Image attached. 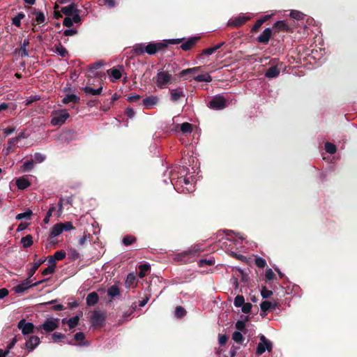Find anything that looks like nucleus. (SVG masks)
I'll use <instances>...</instances> for the list:
<instances>
[{"label":"nucleus","mask_w":357,"mask_h":357,"mask_svg":"<svg viewBox=\"0 0 357 357\" xmlns=\"http://www.w3.org/2000/svg\"><path fill=\"white\" fill-rule=\"evenodd\" d=\"M178 66L176 63L165 66L164 68L159 70L153 81L159 89H165L168 84L173 82V75L176 73Z\"/></svg>","instance_id":"nucleus-1"},{"label":"nucleus","mask_w":357,"mask_h":357,"mask_svg":"<svg viewBox=\"0 0 357 357\" xmlns=\"http://www.w3.org/2000/svg\"><path fill=\"white\" fill-rule=\"evenodd\" d=\"M70 114L65 109L54 110L51 114V124L52 126H62L69 118Z\"/></svg>","instance_id":"nucleus-2"},{"label":"nucleus","mask_w":357,"mask_h":357,"mask_svg":"<svg viewBox=\"0 0 357 357\" xmlns=\"http://www.w3.org/2000/svg\"><path fill=\"white\" fill-rule=\"evenodd\" d=\"M106 314L94 310L91 317V324L95 328H102L105 325Z\"/></svg>","instance_id":"nucleus-3"},{"label":"nucleus","mask_w":357,"mask_h":357,"mask_svg":"<svg viewBox=\"0 0 357 357\" xmlns=\"http://www.w3.org/2000/svg\"><path fill=\"white\" fill-rule=\"evenodd\" d=\"M202 250L199 245H195L192 249L182 252L177 255V259L187 263L190 258L195 257V255Z\"/></svg>","instance_id":"nucleus-4"},{"label":"nucleus","mask_w":357,"mask_h":357,"mask_svg":"<svg viewBox=\"0 0 357 357\" xmlns=\"http://www.w3.org/2000/svg\"><path fill=\"white\" fill-rule=\"evenodd\" d=\"M45 280H40V281H38V282H36L34 283H32V280H31V278H29V276L25 280H24L22 283L17 284V286H15L14 288H13V290L15 291V292L16 294H22L23 293L24 291H26V289H29L30 287H36L38 286L39 284L45 282Z\"/></svg>","instance_id":"nucleus-5"},{"label":"nucleus","mask_w":357,"mask_h":357,"mask_svg":"<svg viewBox=\"0 0 357 357\" xmlns=\"http://www.w3.org/2000/svg\"><path fill=\"white\" fill-rule=\"evenodd\" d=\"M226 106V100L220 95L214 96L208 103V107L215 110L222 109L225 108Z\"/></svg>","instance_id":"nucleus-6"},{"label":"nucleus","mask_w":357,"mask_h":357,"mask_svg":"<svg viewBox=\"0 0 357 357\" xmlns=\"http://www.w3.org/2000/svg\"><path fill=\"white\" fill-rule=\"evenodd\" d=\"M272 346L271 342L267 340L264 335H261L260 337V342L257 347V355H261L266 350L271 351L272 350Z\"/></svg>","instance_id":"nucleus-7"},{"label":"nucleus","mask_w":357,"mask_h":357,"mask_svg":"<svg viewBox=\"0 0 357 357\" xmlns=\"http://www.w3.org/2000/svg\"><path fill=\"white\" fill-rule=\"evenodd\" d=\"M59 319H56L55 320H53L52 319H47L45 322L37 327V331H39L41 329L44 330L45 333H51L58 328L59 325L57 324V321Z\"/></svg>","instance_id":"nucleus-8"},{"label":"nucleus","mask_w":357,"mask_h":357,"mask_svg":"<svg viewBox=\"0 0 357 357\" xmlns=\"http://www.w3.org/2000/svg\"><path fill=\"white\" fill-rule=\"evenodd\" d=\"M167 45L165 43H150L146 46H145V52L150 55L155 54L157 52L160 50H163L167 47Z\"/></svg>","instance_id":"nucleus-9"},{"label":"nucleus","mask_w":357,"mask_h":357,"mask_svg":"<svg viewBox=\"0 0 357 357\" xmlns=\"http://www.w3.org/2000/svg\"><path fill=\"white\" fill-rule=\"evenodd\" d=\"M250 20V16H245L243 15H240L234 18L231 19L227 25L231 27L238 28L243 26L246 22Z\"/></svg>","instance_id":"nucleus-10"},{"label":"nucleus","mask_w":357,"mask_h":357,"mask_svg":"<svg viewBox=\"0 0 357 357\" xmlns=\"http://www.w3.org/2000/svg\"><path fill=\"white\" fill-rule=\"evenodd\" d=\"M17 327L22 330L23 335H29L34 332L35 326L31 322H26L25 319L19 321Z\"/></svg>","instance_id":"nucleus-11"},{"label":"nucleus","mask_w":357,"mask_h":357,"mask_svg":"<svg viewBox=\"0 0 357 357\" xmlns=\"http://www.w3.org/2000/svg\"><path fill=\"white\" fill-rule=\"evenodd\" d=\"M273 29L274 33H279L280 31L292 32L291 28L283 20L277 21L273 24Z\"/></svg>","instance_id":"nucleus-12"},{"label":"nucleus","mask_w":357,"mask_h":357,"mask_svg":"<svg viewBox=\"0 0 357 357\" xmlns=\"http://www.w3.org/2000/svg\"><path fill=\"white\" fill-rule=\"evenodd\" d=\"M273 33V31L271 28L265 29L263 32L257 37V40L259 43L261 44H268L271 36Z\"/></svg>","instance_id":"nucleus-13"},{"label":"nucleus","mask_w":357,"mask_h":357,"mask_svg":"<svg viewBox=\"0 0 357 357\" xmlns=\"http://www.w3.org/2000/svg\"><path fill=\"white\" fill-rule=\"evenodd\" d=\"M199 36H194L188 38L185 42L183 43L181 45V48L183 51H188L191 50L195 45L199 41Z\"/></svg>","instance_id":"nucleus-14"},{"label":"nucleus","mask_w":357,"mask_h":357,"mask_svg":"<svg viewBox=\"0 0 357 357\" xmlns=\"http://www.w3.org/2000/svg\"><path fill=\"white\" fill-rule=\"evenodd\" d=\"M159 101V98L155 96H149L143 99V105L146 109H151Z\"/></svg>","instance_id":"nucleus-15"},{"label":"nucleus","mask_w":357,"mask_h":357,"mask_svg":"<svg viewBox=\"0 0 357 357\" xmlns=\"http://www.w3.org/2000/svg\"><path fill=\"white\" fill-rule=\"evenodd\" d=\"M40 338L36 335H31L26 342V347L29 351H33L40 343Z\"/></svg>","instance_id":"nucleus-16"},{"label":"nucleus","mask_w":357,"mask_h":357,"mask_svg":"<svg viewBox=\"0 0 357 357\" xmlns=\"http://www.w3.org/2000/svg\"><path fill=\"white\" fill-rule=\"evenodd\" d=\"M79 10L77 6L74 3L67 6L62 7L61 10V11L66 16H71Z\"/></svg>","instance_id":"nucleus-17"},{"label":"nucleus","mask_w":357,"mask_h":357,"mask_svg":"<svg viewBox=\"0 0 357 357\" xmlns=\"http://www.w3.org/2000/svg\"><path fill=\"white\" fill-rule=\"evenodd\" d=\"M202 69L201 66L194 67L191 68H187L181 70L178 73L179 77H184L185 79L188 78L185 77L187 75H195L197 73H198Z\"/></svg>","instance_id":"nucleus-18"},{"label":"nucleus","mask_w":357,"mask_h":357,"mask_svg":"<svg viewBox=\"0 0 357 357\" xmlns=\"http://www.w3.org/2000/svg\"><path fill=\"white\" fill-rule=\"evenodd\" d=\"M278 307L277 303H271L268 301H262L260 304V308L261 312H266L269 310H275Z\"/></svg>","instance_id":"nucleus-19"},{"label":"nucleus","mask_w":357,"mask_h":357,"mask_svg":"<svg viewBox=\"0 0 357 357\" xmlns=\"http://www.w3.org/2000/svg\"><path fill=\"white\" fill-rule=\"evenodd\" d=\"M99 296L96 291L89 293L86 298V304L89 306H93L98 303Z\"/></svg>","instance_id":"nucleus-20"},{"label":"nucleus","mask_w":357,"mask_h":357,"mask_svg":"<svg viewBox=\"0 0 357 357\" xmlns=\"http://www.w3.org/2000/svg\"><path fill=\"white\" fill-rule=\"evenodd\" d=\"M183 97H185V93L181 89L170 90V98L173 102H176Z\"/></svg>","instance_id":"nucleus-21"},{"label":"nucleus","mask_w":357,"mask_h":357,"mask_svg":"<svg viewBox=\"0 0 357 357\" xmlns=\"http://www.w3.org/2000/svg\"><path fill=\"white\" fill-rule=\"evenodd\" d=\"M280 73V70L278 68V66H271L266 70L265 73V77L268 78H274L278 77Z\"/></svg>","instance_id":"nucleus-22"},{"label":"nucleus","mask_w":357,"mask_h":357,"mask_svg":"<svg viewBox=\"0 0 357 357\" xmlns=\"http://www.w3.org/2000/svg\"><path fill=\"white\" fill-rule=\"evenodd\" d=\"M80 98L75 94H67L62 100V102L67 105L70 102L78 103Z\"/></svg>","instance_id":"nucleus-23"},{"label":"nucleus","mask_w":357,"mask_h":357,"mask_svg":"<svg viewBox=\"0 0 357 357\" xmlns=\"http://www.w3.org/2000/svg\"><path fill=\"white\" fill-rule=\"evenodd\" d=\"M31 185L28 179L21 177L17 179L16 185L20 190H24Z\"/></svg>","instance_id":"nucleus-24"},{"label":"nucleus","mask_w":357,"mask_h":357,"mask_svg":"<svg viewBox=\"0 0 357 357\" xmlns=\"http://www.w3.org/2000/svg\"><path fill=\"white\" fill-rule=\"evenodd\" d=\"M119 294L120 289L116 284L111 286L107 289V295L110 297L109 302L112 301L115 296H119Z\"/></svg>","instance_id":"nucleus-25"},{"label":"nucleus","mask_w":357,"mask_h":357,"mask_svg":"<svg viewBox=\"0 0 357 357\" xmlns=\"http://www.w3.org/2000/svg\"><path fill=\"white\" fill-rule=\"evenodd\" d=\"M107 73L112 77L111 81L113 82H114L116 80L119 79L122 76L121 72L119 69L114 68L108 70Z\"/></svg>","instance_id":"nucleus-26"},{"label":"nucleus","mask_w":357,"mask_h":357,"mask_svg":"<svg viewBox=\"0 0 357 357\" xmlns=\"http://www.w3.org/2000/svg\"><path fill=\"white\" fill-rule=\"evenodd\" d=\"M45 259H40L38 261L35 262L33 266L29 269L28 272V275L29 278H31L36 271L38 269L42 264L45 262Z\"/></svg>","instance_id":"nucleus-27"},{"label":"nucleus","mask_w":357,"mask_h":357,"mask_svg":"<svg viewBox=\"0 0 357 357\" xmlns=\"http://www.w3.org/2000/svg\"><path fill=\"white\" fill-rule=\"evenodd\" d=\"M21 243L23 244L24 248L31 247L33 243V236L31 234H28L21 238Z\"/></svg>","instance_id":"nucleus-28"},{"label":"nucleus","mask_w":357,"mask_h":357,"mask_svg":"<svg viewBox=\"0 0 357 357\" xmlns=\"http://www.w3.org/2000/svg\"><path fill=\"white\" fill-rule=\"evenodd\" d=\"M62 232L63 231H62L61 224L57 223L52 227L50 234V238L56 237V236H59V234H61Z\"/></svg>","instance_id":"nucleus-29"},{"label":"nucleus","mask_w":357,"mask_h":357,"mask_svg":"<svg viewBox=\"0 0 357 357\" xmlns=\"http://www.w3.org/2000/svg\"><path fill=\"white\" fill-rule=\"evenodd\" d=\"M194 79L198 82H211L212 77L209 74L206 73L194 77Z\"/></svg>","instance_id":"nucleus-30"},{"label":"nucleus","mask_w":357,"mask_h":357,"mask_svg":"<svg viewBox=\"0 0 357 357\" xmlns=\"http://www.w3.org/2000/svg\"><path fill=\"white\" fill-rule=\"evenodd\" d=\"M145 46H144L142 44H137L134 46L133 49L132 50L131 52L132 54V56H139L145 52Z\"/></svg>","instance_id":"nucleus-31"},{"label":"nucleus","mask_w":357,"mask_h":357,"mask_svg":"<svg viewBox=\"0 0 357 357\" xmlns=\"http://www.w3.org/2000/svg\"><path fill=\"white\" fill-rule=\"evenodd\" d=\"M32 14L36 15L35 20L37 22L38 24H43L45 22V16L43 12L37 11L36 9H34L32 12Z\"/></svg>","instance_id":"nucleus-32"},{"label":"nucleus","mask_w":357,"mask_h":357,"mask_svg":"<svg viewBox=\"0 0 357 357\" xmlns=\"http://www.w3.org/2000/svg\"><path fill=\"white\" fill-rule=\"evenodd\" d=\"M150 269H151V266L149 264H141L139 266V273H138L139 277L141 278H144L146 275L147 272L149 271H150Z\"/></svg>","instance_id":"nucleus-33"},{"label":"nucleus","mask_w":357,"mask_h":357,"mask_svg":"<svg viewBox=\"0 0 357 357\" xmlns=\"http://www.w3.org/2000/svg\"><path fill=\"white\" fill-rule=\"evenodd\" d=\"M24 17H25V15L22 12L17 13V15L13 18L12 24L17 27H20L21 26V20L22 19H24Z\"/></svg>","instance_id":"nucleus-34"},{"label":"nucleus","mask_w":357,"mask_h":357,"mask_svg":"<svg viewBox=\"0 0 357 357\" xmlns=\"http://www.w3.org/2000/svg\"><path fill=\"white\" fill-rule=\"evenodd\" d=\"M79 321V317L78 315H76V316H74V317L70 318L67 321V324H68L69 328L73 329V328H75L78 325Z\"/></svg>","instance_id":"nucleus-35"},{"label":"nucleus","mask_w":357,"mask_h":357,"mask_svg":"<svg viewBox=\"0 0 357 357\" xmlns=\"http://www.w3.org/2000/svg\"><path fill=\"white\" fill-rule=\"evenodd\" d=\"M30 44L29 40L24 39L20 50V53L22 56H27L29 55L26 47Z\"/></svg>","instance_id":"nucleus-36"},{"label":"nucleus","mask_w":357,"mask_h":357,"mask_svg":"<svg viewBox=\"0 0 357 357\" xmlns=\"http://www.w3.org/2000/svg\"><path fill=\"white\" fill-rule=\"evenodd\" d=\"M34 167V161L33 160H26L24 162L22 169L23 172H30Z\"/></svg>","instance_id":"nucleus-37"},{"label":"nucleus","mask_w":357,"mask_h":357,"mask_svg":"<svg viewBox=\"0 0 357 357\" xmlns=\"http://www.w3.org/2000/svg\"><path fill=\"white\" fill-rule=\"evenodd\" d=\"M137 282V278L133 273H129L126 280V287H130Z\"/></svg>","instance_id":"nucleus-38"},{"label":"nucleus","mask_w":357,"mask_h":357,"mask_svg":"<svg viewBox=\"0 0 357 357\" xmlns=\"http://www.w3.org/2000/svg\"><path fill=\"white\" fill-rule=\"evenodd\" d=\"M32 214H33L32 211L30 209H27L25 212L17 214L16 216V219L18 220H20L22 219L31 220V217Z\"/></svg>","instance_id":"nucleus-39"},{"label":"nucleus","mask_w":357,"mask_h":357,"mask_svg":"<svg viewBox=\"0 0 357 357\" xmlns=\"http://www.w3.org/2000/svg\"><path fill=\"white\" fill-rule=\"evenodd\" d=\"M181 131L183 134L190 133L192 131V125L190 123L185 122L181 125Z\"/></svg>","instance_id":"nucleus-40"},{"label":"nucleus","mask_w":357,"mask_h":357,"mask_svg":"<svg viewBox=\"0 0 357 357\" xmlns=\"http://www.w3.org/2000/svg\"><path fill=\"white\" fill-rule=\"evenodd\" d=\"M56 52L62 57H65L68 54L67 50L61 45L59 43L55 45Z\"/></svg>","instance_id":"nucleus-41"},{"label":"nucleus","mask_w":357,"mask_h":357,"mask_svg":"<svg viewBox=\"0 0 357 357\" xmlns=\"http://www.w3.org/2000/svg\"><path fill=\"white\" fill-rule=\"evenodd\" d=\"M136 238L131 235H127L123 238V243L126 246H128L136 241Z\"/></svg>","instance_id":"nucleus-42"},{"label":"nucleus","mask_w":357,"mask_h":357,"mask_svg":"<svg viewBox=\"0 0 357 357\" xmlns=\"http://www.w3.org/2000/svg\"><path fill=\"white\" fill-rule=\"evenodd\" d=\"M245 303L244 296L242 295H238L235 297L234 304L236 307H241Z\"/></svg>","instance_id":"nucleus-43"},{"label":"nucleus","mask_w":357,"mask_h":357,"mask_svg":"<svg viewBox=\"0 0 357 357\" xmlns=\"http://www.w3.org/2000/svg\"><path fill=\"white\" fill-rule=\"evenodd\" d=\"M325 150L327 153L330 154H334L336 152L337 149L335 145H334L331 142H326L325 144Z\"/></svg>","instance_id":"nucleus-44"},{"label":"nucleus","mask_w":357,"mask_h":357,"mask_svg":"<svg viewBox=\"0 0 357 357\" xmlns=\"http://www.w3.org/2000/svg\"><path fill=\"white\" fill-rule=\"evenodd\" d=\"M186 314L185 310L181 306H177L175 310V316L177 318H182Z\"/></svg>","instance_id":"nucleus-45"},{"label":"nucleus","mask_w":357,"mask_h":357,"mask_svg":"<svg viewBox=\"0 0 357 357\" xmlns=\"http://www.w3.org/2000/svg\"><path fill=\"white\" fill-rule=\"evenodd\" d=\"M232 339L237 343H241L244 340L243 335L239 331H235L233 333Z\"/></svg>","instance_id":"nucleus-46"},{"label":"nucleus","mask_w":357,"mask_h":357,"mask_svg":"<svg viewBox=\"0 0 357 357\" xmlns=\"http://www.w3.org/2000/svg\"><path fill=\"white\" fill-rule=\"evenodd\" d=\"M60 224L61 226L62 231H67L75 229L71 222H60Z\"/></svg>","instance_id":"nucleus-47"},{"label":"nucleus","mask_w":357,"mask_h":357,"mask_svg":"<svg viewBox=\"0 0 357 357\" xmlns=\"http://www.w3.org/2000/svg\"><path fill=\"white\" fill-rule=\"evenodd\" d=\"M66 338V335L61 333H54L52 335V340L54 342H61Z\"/></svg>","instance_id":"nucleus-48"},{"label":"nucleus","mask_w":357,"mask_h":357,"mask_svg":"<svg viewBox=\"0 0 357 357\" xmlns=\"http://www.w3.org/2000/svg\"><path fill=\"white\" fill-rule=\"evenodd\" d=\"M215 264V260L213 259H202L199 261V266L200 267L205 266L206 265L212 266Z\"/></svg>","instance_id":"nucleus-49"},{"label":"nucleus","mask_w":357,"mask_h":357,"mask_svg":"<svg viewBox=\"0 0 357 357\" xmlns=\"http://www.w3.org/2000/svg\"><path fill=\"white\" fill-rule=\"evenodd\" d=\"M214 52H215L213 50V47L207 48V49H204L202 51L201 54L197 55V58L199 59H202L204 55H211V54H213Z\"/></svg>","instance_id":"nucleus-50"},{"label":"nucleus","mask_w":357,"mask_h":357,"mask_svg":"<svg viewBox=\"0 0 357 357\" xmlns=\"http://www.w3.org/2000/svg\"><path fill=\"white\" fill-rule=\"evenodd\" d=\"M290 16L294 18V19H296L297 20H303V17H304V14L300 11H297V10H291V13H290Z\"/></svg>","instance_id":"nucleus-51"},{"label":"nucleus","mask_w":357,"mask_h":357,"mask_svg":"<svg viewBox=\"0 0 357 357\" xmlns=\"http://www.w3.org/2000/svg\"><path fill=\"white\" fill-rule=\"evenodd\" d=\"M66 253L63 250L56 251L52 256L55 260H63L66 257Z\"/></svg>","instance_id":"nucleus-52"},{"label":"nucleus","mask_w":357,"mask_h":357,"mask_svg":"<svg viewBox=\"0 0 357 357\" xmlns=\"http://www.w3.org/2000/svg\"><path fill=\"white\" fill-rule=\"evenodd\" d=\"M261 295L263 298H268L273 295V291L267 289L266 287H263L261 290Z\"/></svg>","instance_id":"nucleus-53"},{"label":"nucleus","mask_w":357,"mask_h":357,"mask_svg":"<svg viewBox=\"0 0 357 357\" xmlns=\"http://www.w3.org/2000/svg\"><path fill=\"white\" fill-rule=\"evenodd\" d=\"M55 210H56V208L54 206H51L49 208L45 217L43 219V222L47 224L50 222V218L52 215V213L54 211H55Z\"/></svg>","instance_id":"nucleus-54"},{"label":"nucleus","mask_w":357,"mask_h":357,"mask_svg":"<svg viewBox=\"0 0 357 357\" xmlns=\"http://www.w3.org/2000/svg\"><path fill=\"white\" fill-rule=\"evenodd\" d=\"M255 264L259 268H264L266 266V260L262 257H257L255 259Z\"/></svg>","instance_id":"nucleus-55"},{"label":"nucleus","mask_w":357,"mask_h":357,"mask_svg":"<svg viewBox=\"0 0 357 357\" xmlns=\"http://www.w3.org/2000/svg\"><path fill=\"white\" fill-rule=\"evenodd\" d=\"M45 159V156L40 153H36L33 155V161L34 162L40 163L43 162Z\"/></svg>","instance_id":"nucleus-56"},{"label":"nucleus","mask_w":357,"mask_h":357,"mask_svg":"<svg viewBox=\"0 0 357 357\" xmlns=\"http://www.w3.org/2000/svg\"><path fill=\"white\" fill-rule=\"evenodd\" d=\"M262 24H263L262 20H260L259 19H258L257 20V22L255 23V24L253 25V26L252 27L251 32H252V33L257 32L259 30V29Z\"/></svg>","instance_id":"nucleus-57"},{"label":"nucleus","mask_w":357,"mask_h":357,"mask_svg":"<svg viewBox=\"0 0 357 357\" xmlns=\"http://www.w3.org/2000/svg\"><path fill=\"white\" fill-rule=\"evenodd\" d=\"M241 307L242 312L243 313L248 314L250 312L252 305L250 303H245Z\"/></svg>","instance_id":"nucleus-58"},{"label":"nucleus","mask_w":357,"mask_h":357,"mask_svg":"<svg viewBox=\"0 0 357 357\" xmlns=\"http://www.w3.org/2000/svg\"><path fill=\"white\" fill-rule=\"evenodd\" d=\"M265 277L266 280L269 281L273 280L275 278V275L271 268H268L266 271Z\"/></svg>","instance_id":"nucleus-59"},{"label":"nucleus","mask_w":357,"mask_h":357,"mask_svg":"<svg viewBox=\"0 0 357 357\" xmlns=\"http://www.w3.org/2000/svg\"><path fill=\"white\" fill-rule=\"evenodd\" d=\"M236 328L239 331H243L245 328V321L242 320H238L236 323Z\"/></svg>","instance_id":"nucleus-60"},{"label":"nucleus","mask_w":357,"mask_h":357,"mask_svg":"<svg viewBox=\"0 0 357 357\" xmlns=\"http://www.w3.org/2000/svg\"><path fill=\"white\" fill-rule=\"evenodd\" d=\"M54 271H55V268H53V266H49L47 268H45L42 271V275H47L54 273Z\"/></svg>","instance_id":"nucleus-61"},{"label":"nucleus","mask_w":357,"mask_h":357,"mask_svg":"<svg viewBox=\"0 0 357 357\" xmlns=\"http://www.w3.org/2000/svg\"><path fill=\"white\" fill-rule=\"evenodd\" d=\"M85 339V335L82 332H78L74 335V340L77 342H82Z\"/></svg>","instance_id":"nucleus-62"},{"label":"nucleus","mask_w":357,"mask_h":357,"mask_svg":"<svg viewBox=\"0 0 357 357\" xmlns=\"http://www.w3.org/2000/svg\"><path fill=\"white\" fill-rule=\"evenodd\" d=\"M73 20L70 16H67L63 21V25L66 27H71L73 26Z\"/></svg>","instance_id":"nucleus-63"},{"label":"nucleus","mask_w":357,"mask_h":357,"mask_svg":"<svg viewBox=\"0 0 357 357\" xmlns=\"http://www.w3.org/2000/svg\"><path fill=\"white\" fill-rule=\"evenodd\" d=\"M82 91L84 93H86V94L96 96V89H94L90 86H85V87L82 88Z\"/></svg>","instance_id":"nucleus-64"}]
</instances>
